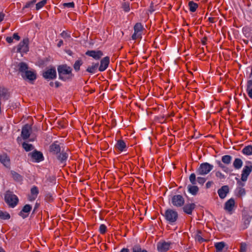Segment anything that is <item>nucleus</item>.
<instances>
[{
    "mask_svg": "<svg viewBox=\"0 0 252 252\" xmlns=\"http://www.w3.org/2000/svg\"><path fill=\"white\" fill-rule=\"evenodd\" d=\"M57 70L59 78L63 81H71L74 77L72 68L66 64H61L58 66Z\"/></svg>",
    "mask_w": 252,
    "mask_h": 252,
    "instance_id": "f257e3e1",
    "label": "nucleus"
},
{
    "mask_svg": "<svg viewBox=\"0 0 252 252\" xmlns=\"http://www.w3.org/2000/svg\"><path fill=\"white\" fill-rule=\"evenodd\" d=\"M167 223L170 225H175L178 219V212L172 209H167L163 215Z\"/></svg>",
    "mask_w": 252,
    "mask_h": 252,
    "instance_id": "f03ea898",
    "label": "nucleus"
},
{
    "mask_svg": "<svg viewBox=\"0 0 252 252\" xmlns=\"http://www.w3.org/2000/svg\"><path fill=\"white\" fill-rule=\"evenodd\" d=\"M4 200L9 207H15L19 202L18 197L9 190L7 191L4 194Z\"/></svg>",
    "mask_w": 252,
    "mask_h": 252,
    "instance_id": "7ed1b4c3",
    "label": "nucleus"
},
{
    "mask_svg": "<svg viewBox=\"0 0 252 252\" xmlns=\"http://www.w3.org/2000/svg\"><path fill=\"white\" fill-rule=\"evenodd\" d=\"M68 151V150H64V149L63 148L61 152L55 156L59 164L62 165L63 167H64L66 165V161L69 156Z\"/></svg>",
    "mask_w": 252,
    "mask_h": 252,
    "instance_id": "20e7f679",
    "label": "nucleus"
},
{
    "mask_svg": "<svg viewBox=\"0 0 252 252\" xmlns=\"http://www.w3.org/2000/svg\"><path fill=\"white\" fill-rule=\"evenodd\" d=\"M134 33L131 36L132 40H135L137 39L142 38V34L145 30L143 26L141 23H136L133 27Z\"/></svg>",
    "mask_w": 252,
    "mask_h": 252,
    "instance_id": "39448f33",
    "label": "nucleus"
},
{
    "mask_svg": "<svg viewBox=\"0 0 252 252\" xmlns=\"http://www.w3.org/2000/svg\"><path fill=\"white\" fill-rule=\"evenodd\" d=\"M21 76L24 80L28 81L32 84H33V82L37 78L35 71L32 69H29L23 74H22Z\"/></svg>",
    "mask_w": 252,
    "mask_h": 252,
    "instance_id": "423d86ee",
    "label": "nucleus"
},
{
    "mask_svg": "<svg viewBox=\"0 0 252 252\" xmlns=\"http://www.w3.org/2000/svg\"><path fill=\"white\" fill-rule=\"evenodd\" d=\"M60 143L58 141H55L51 143L48 148V151L50 154L52 156H55L59 153L61 152L62 150V147Z\"/></svg>",
    "mask_w": 252,
    "mask_h": 252,
    "instance_id": "0eeeda50",
    "label": "nucleus"
},
{
    "mask_svg": "<svg viewBox=\"0 0 252 252\" xmlns=\"http://www.w3.org/2000/svg\"><path fill=\"white\" fill-rule=\"evenodd\" d=\"M29 38H25L23 39L17 45L16 52L27 53L29 51Z\"/></svg>",
    "mask_w": 252,
    "mask_h": 252,
    "instance_id": "6e6552de",
    "label": "nucleus"
},
{
    "mask_svg": "<svg viewBox=\"0 0 252 252\" xmlns=\"http://www.w3.org/2000/svg\"><path fill=\"white\" fill-rule=\"evenodd\" d=\"M213 168V166L208 162L201 163L197 170V174L199 175H206L209 173Z\"/></svg>",
    "mask_w": 252,
    "mask_h": 252,
    "instance_id": "1a4fd4ad",
    "label": "nucleus"
},
{
    "mask_svg": "<svg viewBox=\"0 0 252 252\" xmlns=\"http://www.w3.org/2000/svg\"><path fill=\"white\" fill-rule=\"evenodd\" d=\"M171 203L176 207H181L185 204V199L182 195L177 194L173 195L171 198Z\"/></svg>",
    "mask_w": 252,
    "mask_h": 252,
    "instance_id": "9d476101",
    "label": "nucleus"
},
{
    "mask_svg": "<svg viewBox=\"0 0 252 252\" xmlns=\"http://www.w3.org/2000/svg\"><path fill=\"white\" fill-rule=\"evenodd\" d=\"M28 156L36 162L42 161L44 159L42 153L36 150H34L32 152L30 153Z\"/></svg>",
    "mask_w": 252,
    "mask_h": 252,
    "instance_id": "9b49d317",
    "label": "nucleus"
},
{
    "mask_svg": "<svg viewBox=\"0 0 252 252\" xmlns=\"http://www.w3.org/2000/svg\"><path fill=\"white\" fill-rule=\"evenodd\" d=\"M43 77L46 79H54L57 77V72L55 67L47 69L43 72Z\"/></svg>",
    "mask_w": 252,
    "mask_h": 252,
    "instance_id": "f8f14e48",
    "label": "nucleus"
},
{
    "mask_svg": "<svg viewBox=\"0 0 252 252\" xmlns=\"http://www.w3.org/2000/svg\"><path fill=\"white\" fill-rule=\"evenodd\" d=\"M15 66V69L18 71V73L20 74L21 75L23 74L30 68L28 64L26 63L23 62L16 63Z\"/></svg>",
    "mask_w": 252,
    "mask_h": 252,
    "instance_id": "ddd939ff",
    "label": "nucleus"
},
{
    "mask_svg": "<svg viewBox=\"0 0 252 252\" xmlns=\"http://www.w3.org/2000/svg\"><path fill=\"white\" fill-rule=\"evenodd\" d=\"M114 148L115 149L119 152H126L128 148L126 143L123 139L117 140Z\"/></svg>",
    "mask_w": 252,
    "mask_h": 252,
    "instance_id": "4468645a",
    "label": "nucleus"
},
{
    "mask_svg": "<svg viewBox=\"0 0 252 252\" xmlns=\"http://www.w3.org/2000/svg\"><path fill=\"white\" fill-rule=\"evenodd\" d=\"M252 171V165H246L243 169L241 174V180L245 182L247 180L248 177Z\"/></svg>",
    "mask_w": 252,
    "mask_h": 252,
    "instance_id": "2eb2a0df",
    "label": "nucleus"
},
{
    "mask_svg": "<svg viewBox=\"0 0 252 252\" xmlns=\"http://www.w3.org/2000/svg\"><path fill=\"white\" fill-rule=\"evenodd\" d=\"M86 55L93 58L95 60H99L102 57L103 54L100 50H88L86 52Z\"/></svg>",
    "mask_w": 252,
    "mask_h": 252,
    "instance_id": "dca6fc26",
    "label": "nucleus"
},
{
    "mask_svg": "<svg viewBox=\"0 0 252 252\" xmlns=\"http://www.w3.org/2000/svg\"><path fill=\"white\" fill-rule=\"evenodd\" d=\"M171 243L166 242H159L157 244V249L159 252H166L169 250Z\"/></svg>",
    "mask_w": 252,
    "mask_h": 252,
    "instance_id": "f3484780",
    "label": "nucleus"
},
{
    "mask_svg": "<svg viewBox=\"0 0 252 252\" xmlns=\"http://www.w3.org/2000/svg\"><path fill=\"white\" fill-rule=\"evenodd\" d=\"M110 63V58L106 56L100 61V64L98 67V70L100 72L105 71L108 67Z\"/></svg>",
    "mask_w": 252,
    "mask_h": 252,
    "instance_id": "a211bd4d",
    "label": "nucleus"
},
{
    "mask_svg": "<svg viewBox=\"0 0 252 252\" xmlns=\"http://www.w3.org/2000/svg\"><path fill=\"white\" fill-rule=\"evenodd\" d=\"M32 209V206L30 204L25 205L22 210L19 212V215L21 216L23 219H25L28 217L29 213L31 212Z\"/></svg>",
    "mask_w": 252,
    "mask_h": 252,
    "instance_id": "6ab92c4d",
    "label": "nucleus"
},
{
    "mask_svg": "<svg viewBox=\"0 0 252 252\" xmlns=\"http://www.w3.org/2000/svg\"><path fill=\"white\" fill-rule=\"evenodd\" d=\"M0 162L6 167L10 168V160L7 154L3 153L0 155Z\"/></svg>",
    "mask_w": 252,
    "mask_h": 252,
    "instance_id": "aec40b11",
    "label": "nucleus"
},
{
    "mask_svg": "<svg viewBox=\"0 0 252 252\" xmlns=\"http://www.w3.org/2000/svg\"><path fill=\"white\" fill-rule=\"evenodd\" d=\"M31 131V127L28 124L25 125L22 128L21 132V136L23 139L26 140L30 136V132Z\"/></svg>",
    "mask_w": 252,
    "mask_h": 252,
    "instance_id": "412c9836",
    "label": "nucleus"
},
{
    "mask_svg": "<svg viewBox=\"0 0 252 252\" xmlns=\"http://www.w3.org/2000/svg\"><path fill=\"white\" fill-rule=\"evenodd\" d=\"M195 206V204L193 203H187L183 206V210L186 214L191 215Z\"/></svg>",
    "mask_w": 252,
    "mask_h": 252,
    "instance_id": "4be33fe9",
    "label": "nucleus"
},
{
    "mask_svg": "<svg viewBox=\"0 0 252 252\" xmlns=\"http://www.w3.org/2000/svg\"><path fill=\"white\" fill-rule=\"evenodd\" d=\"M229 187L227 185H224L222 186L220 189H218V193L219 197L221 199H223L226 196L227 194L229 192Z\"/></svg>",
    "mask_w": 252,
    "mask_h": 252,
    "instance_id": "5701e85b",
    "label": "nucleus"
},
{
    "mask_svg": "<svg viewBox=\"0 0 252 252\" xmlns=\"http://www.w3.org/2000/svg\"><path fill=\"white\" fill-rule=\"evenodd\" d=\"M235 206V201L233 198L227 200L224 204V209L228 212H231Z\"/></svg>",
    "mask_w": 252,
    "mask_h": 252,
    "instance_id": "b1692460",
    "label": "nucleus"
},
{
    "mask_svg": "<svg viewBox=\"0 0 252 252\" xmlns=\"http://www.w3.org/2000/svg\"><path fill=\"white\" fill-rule=\"evenodd\" d=\"M98 63H93L91 65L87 67L86 71L92 74L95 73L97 68L98 69Z\"/></svg>",
    "mask_w": 252,
    "mask_h": 252,
    "instance_id": "393cba45",
    "label": "nucleus"
},
{
    "mask_svg": "<svg viewBox=\"0 0 252 252\" xmlns=\"http://www.w3.org/2000/svg\"><path fill=\"white\" fill-rule=\"evenodd\" d=\"M243 162L240 158H235L233 162V166L236 170L240 169L243 166Z\"/></svg>",
    "mask_w": 252,
    "mask_h": 252,
    "instance_id": "a878e982",
    "label": "nucleus"
},
{
    "mask_svg": "<svg viewBox=\"0 0 252 252\" xmlns=\"http://www.w3.org/2000/svg\"><path fill=\"white\" fill-rule=\"evenodd\" d=\"M216 162L218 164V166L220 167L224 172L229 173L232 171V169H230L229 168L226 166L224 165L225 164L222 163V161L217 160L216 161Z\"/></svg>",
    "mask_w": 252,
    "mask_h": 252,
    "instance_id": "bb28decb",
    "label": "nucleus"
},
{
    "mask_svg": "<svg viewBox=\"0 0 252 252\" xmlns=\"http://www.w3.org/2000/svg\"><path fill=\"white\" fill-rule=\"evenodd\" d=\"M246 92L249 97L252 99V79L247 81Z\"/></svg>",
    "mask_w": 252,
    "mask_h": 252,
    "instance_id": "cd10ccee",
    "label": "nucleus"
},
{
    "mask_svg": "<svg viewBox=\"0 0 252 252\" xmlns=\"http://www.w3.org/2000/svg\"><path fill=\"white\" fill-rule=\"evenodd\" d=\"M31 193L32 197L30 198V200H34L37 197L38 194L39 193V190L37 187L33 186L31 189Z\"/></svg>",
    "mask_w": 252,
    "mask_h": 252,
    "instance_id": "c85d7f7f",
    "label": "nucleus"
},
{
    "mask_svg": "<svg viewBox=\"0 0 252 252\" xmlns=\"http://www.w3.org/2000/svg\"><path fill=\"white\" fill-rule=\"evenodd\" d=\"M188 191L193 195H195L197 194L199 191V188L195 185H189L188 186Z\"/></svg>",
    "mask_w": 252,
    "mask_h": 252,
    "instance_id": "c756f323",
    "label": "nucleus"
},
{
    "mask_svg": "<svg viewBox=\"0 0 252 252\" xmlns=\"http://www.w3.org/2000/svg\"><path fill=\"white\" fill-rule=\"evenodd\" d=\"M132 252H148L146 249H142L141 245L139 244H136L134 245L131 248Z\"/></svg>",
    "mask_w": 252,
    "mask_h": 252,
    "instance_id": "7c9ffc66",
    "label": "nucleus"
},
{
    "mask_svg": "<svg viewBox=\"0 0 252 252\" xmlns=\"http://www.w3.org/2000/svg\"><path fill=\"white\" fill-rule=\"evenodd\" d=\"M232 160V157L230 155H224L221 157V161L226 165L230 164Z\"/></svg>",
    "mask_w": 252,
    "mask_h": 252,
    "instance_id": "2f4dec72",
    "label": "nucleus"
},
{
    "mask_svg": "<svg viewBox=\"0 0 252 252\" xmlns=\"http://www.w3.org/2000/svg\"><path fill=\"white\" fill-rule=\"evenodd\" d=\"M83 62L81 59L76 60L74 64L73 68L76 72H78L80 69V66L83 64Z\"/></svg>",
    "mask_w": 252,
    "mask_h": 252,
    "instance_id": "473e14b6",
    "label": "nucleus"
},
{
    "mask_svg": "<svg viewBox=\"0 0 252 252\" xmlns=\"http://www.w3.org/2000/svg\"><path fill=\"white\" fill-rule=\"evenodd\" d=\"M225 244L223 242L216 243L215 244V247L216 249V252H222L223 249L224 248Z\"/></svg>",
    "mask_w": 252,
    "mask_h": 252,
    "instance_id": "72a5a7b5",
    "label": "nucleus"
},
{
    "mask_svg": "<svg viewBox=\"0 0 252 252\" xmlns=\"http://www.w3.org/2000/svg\"><path fill=\"white\" fill-rule=\"evenodd\" d=\"M189 9L190 11L194 12L196 11V9L198 7L197 3L194 2L193 1H190L189 2Z\"/></svg>",
    "mask_w": 252,
    "mask_h": 252,
    "instance_id": "f704fd0d",
    "label": "nucleus"
},
{
    "mask_svg": "<svg viewBox=\"0 0 252 252\" xmlns=\"http://www.w3.org/2000/svg\"><path fill=\"white\" fill-rule=\"evenodd\" d=\"M11 174L12 175V177L15 181H20L22 180V177L17 172L11 170L10 171Z\"/></svg>",
    "mask_w": 252,
    "mask_h": 252,
    "instance_id": "c9c22d12",
    "label": "nucleus"
},
{
    "mask_svg": "<svg viewBox=\"0 0 252 252\" xmlns=\"http://www.w3.org/2000/svg\"><path fill=\"white\" fill-rule=\"evenodd\" d=\"M242 153L246 155H252V145H249L244 147L242 150Z\"/></svg>",
    "mask_w": 252,
    "mask_h": 252,
    "instance_id": "e433bc0d",
    "label": "nucleus"
},
{
    "mask_svg": "<svg viewBox=\"0 0 252 252\" xmlns=\"http://www.w3.org/2000/svg\"><path fill=\"white\" fill-rule=\"evenodd\" d=\"M236 195L238 197H242L246 194L245 189L242 187H238L236 189Z\"/></svg>",
    "mask_w": 252,
    "mask_h": 252,
    "instance_id": "4c0bfd02",
    "label": "nucleus"
},
{
    "mask_svg": "<svg viewBox=\"0 0 252 252\" xmlns=\"http://www.w3.org/2000/svg\"><path fill=\"white\" fill-rule=\"evenodd\" d=\"M22 147L25 149L26 152L32 151L33 148V146L31 144H29L26 142H23L22 144Z\"/></svg>",
    "mask_w": 252,
    "mask_h": 252,
    "instance_id": "58836bf2",
    "label": "nucleus"
},
{
    "mask_svg": "<svg viewBox=\"0 0 252 252\" xmlns=\"http://www.w3.org/2000/svg\"><path fill=\"white\" fill-rule=\"evenodd\" d=\"M10 218V214L6 212H3L0 210V219L2 220H8Z\"/></svg>",
    "mask_w": 252,
    "mask_h": 252,
    "instance_id": "ea45409f",
    "label": "nucleus"
},
{
    "mask_svg": "<svg viewBox=\"0 0 252 252\" xmlns=\"http://www.w3.org/2000/svg\"><path fill=\"white\" fill-rule=\"evenodd\" d=\"M122 8L125 12H128L130 10V5L129 2H124L122 5Z\"/></svg>",
    "mask_w": 252,
    "mask_h": 252,
    "instance_id": "a19ab883",
    "label": "nucleus"
},
{
    "mask_svg": "<svg viewBox=\"0 0 252 252\" xmlns=\"http://www.w3.org/2000/svg\"><path fill=\"white\" fill-rule=\"evenodd\" d=\"M189 180L192 185H195L196 184L195 174L194 173H191L189 177Z\"/></svg>",
    "mask_w": 252,
    "mask_h": 252,
    "instance_id": "79ce46f5",
    "label": "nucleus"
},
{
    "mask_svg": "<svg viewBox=\"0 0 252 252\" xmlns=\"http://www.w3.org/2000/svg\"><path fill=\"white\" fill-rule=\"evenodd\" d=\"M47 0H42L40 2H38L36 4V9L39 10L42 7L44 6V5L46 3Z\"/></svg>",
    "mask_w": 252,
    "mask_h": 252,
    "instance_id": "37998d69",
    "label": "nucleus"
},
{
    "mask_svg": "<svg viewBox=\"0 0 252 252\" xmlns=\"http://www.w3.org/2000/svg\"><path fill=\"white\" fill-rule=\"evenodd\" d=\"M247 250V245L246 243L242 242L240 244L239 252H246Z\"/></svg>",
    "mask_w": 252,
    "mask_h": 252,
    "instance_id": "c03bdc74",
    "label": "nucleus"
},
{
    "mask_svg": "<svg viewBox=\"0 0 252 252\" xmlns=\"http://www.w3.org/2000/svg\"><path fill=\"white\" fill-rule=\"evenodd\" d=\"M54 198L52 195L50 193H47L45 196V200L47 202L53 201Z\"/></svg>",
    "mask_w": 252,
    "mask_h": 252,
    "instance_id": "a18cd8bd",
    "label": "nucleus"
},
{
    "mask_svg": "<svg viewBox=\"0 0 252 252\" xmlns=\"http://www.w3.org/2000/svg\"><path fill=\"white\" fill-rule=\"evenodd\" d=\"M107 231V227L104 224H101L99 228V231L100 234H104L106 233Z\"/></svg>",
    "mask_w": 252,
    "mask_h": 252,
    "instance_id": "49530a36",
    "label": "nucleus"
},
{
    "mask_svg": "<svg viewBox=\"0 0 252 252\" xmlns=\"http://www.w3.org/2000/svg\"><path fill=\"white\" fill-rule=\"evenodd\" d=\"M36 2V0H32L27 2L24 7L25 8H28L32 6L35 2Z\"/></svg>",
    "mask_w": 252,
    "mask_h": 252,
    "instance_id": "de8ad7c7",
    "label": "nucleus"
},
{
    "mask_svg": "<svg viewBox=\"0 0 252 252\" xmlns=\"http://www.w3.org/2000/svg\"><path fill=\"white\" fill-rule=\"evenodd\" d=\"M216 176L219 178L220 179H224L225 178V176L223 175L221 172L218 171L215 173Z\"/></svg>",
    "mask_w": 252,
    "mask_h": 252,
    "instance_id": "09e8293b",
    "label": "nucleus"
},
{
    "mask_svg": "<svg viewBox=\"0 0 252 252\" xmlns=\"http://www.w3.org/2000/svg\"><path fill=\"white\" fill-rule=\"evenodd\" d=\"M60 35L64 39L70 38V35L69 33H68L67 32H66L65 31H63L61 34Z\"/></svg>",
    "mask_w": 252,
    "mask_h": 252,
    "instance_id": "8fccbe9b",
    "label": "nucleus"
},
{
    "mask_svg": "<svg viewBox=\"0 0 252 252\" xmlns=\"http://www.w3.org/2000/svg\"><path fill=\"white\" fill-rule=\"evenodd\" d=\"M63 5L65 7L67 8H74L75 6V4L73 2H68V3H64Z\"/></svg>",
    "mask_w": 252,
    "mask_h": 252,
    "instance_id": "3c124183",
    "label": "nucleus"
},
{
    "mask_svg": "<svg viewBox=\"0 0 252 252\" xmlns=\"http://www.w3.org/2000/svg\"><path fill=\"white\" fill-rule=\"evenodd\" d=\"M206 181V179L203 177H198L197 178V182L200 185H203Z\"/></svg>",
    "mask_w": 252,
    "mask_h": 252,
    "instance_id": "603ef678",
    "label": "nucleus"
},
{
    "mask_svg": "<svg viewBox=\"0 0 252 252\" xmlns=\"http://www.w3.org/2000/svg\"><path fill=\"white\" fill-rule=\"evenodd\" d=\"M196 239L199 243H202L203 242L206 241V240L204 238H203L200 235H197L196 236Z\"/></svg>",
    "mask_w": 252,
    "mask_h": 252,
    "instance_id": "864d4df0",
    "label": "nucleus"
},
{
    "mask_svg": "<svg viewBox=\"0 0 252 252\" xmlns=\"http://www.w3.org/2000/svg\"><path fill=\"white\" fill-rule=\"evenodd\" d=\"M12 38H13V39H15L17 41H19L20 39V36L18 35V33H14L13 34Z\"/></svg>",
    "mask_w": 252,
    "mask_h": 252,
    "instance_id": "5fc2aeb1",
    "label": "nucleus"
},
{
    "mask_svg": "<svg viewBox=\"0 0 252 252\" xmlns=\"http://www.w3.org/2000/svg\"><path fill=\"white\" fill-rule=\"evenodd\" d=\"M207 37L206 36H204L201 40V42L202 45H205L207 44Z\"/></svg>",
    "mask_w": 252,
    "mask_h": 252,
    "instance_id": "6e6d98bb",
    "label": "nucleus"
},
{
    "mask_svg": "<svg viewBox=\"0 0 252 252\" xmlns=\"http://www.w3.org/2000/svg\"><path fill=\"white\" fill-rule=\"evenodd\" d=\"M6 41L8 43H11L13 42V38H12V37H7L6 38Z\"/></svg>",
    "mask_w": 252,
    "mask_h": 252,
    "instance_id": "4d7b16f0",
    "label": "nucleus"
},
{
    "mask_svg": "<svg viewBox=\"0 0 252 252\" xmlns=\"http://www.w3.org/2000/svg\"><path fill=\"white\" fill-rule=\"evenodd\" d=\"M5 17V14L3 12H0V23L3 21Z\"/></svg>",
    "mask_w": 252,
    "mask_h": 252,
    "instance_id": "13d9d810",
    "label": "nucleus"
},
{
    "mask_svg": "<svg viewBox=\"0 0 252 252\" xmlns=\"http://www.w3.org/2000/svg\"><path fill=\"white\" fill-rule=\"evenodd\" d=\"M54 84L55 85V87L57 88L62 86V84L58 81H56Z\"/></svg>",
    "mask_w": 252,
    "mask_h": 252,
    "instance_id": "bf43d9fd",
    "label": "nucleus"
},
{
    "mask_svg": "<svg viewBox=\"0 0 252 252\" xmlns=\"http://www.w3.org/2000/svg\"><path fill=\"white\" fill-rule=\"evenodd\" d=\"M120 252H130L129 250L126 248H124L120 251Z\"/></svg>",
    "mask_w": 252,
    "mask_h": 252,
    "instance_id": "052dcab7",
    "label": "nucleus"
},
{
    "mask_svg": "<svg viewBox=\"0 0 252 252\" xmlns=\"http://www.w3.org/2000/svg\"><path fill=\"white\" fill-rule=\"evenodd\" d=\"M215 17H209L208 18V21L212 23H214L215 22Z\"/></svg>",
    "mask_w": 252,
    "mask_h": 252,
    "instance_id": "680f3d73",
    "label": "nucleus"
},
{
    "mask_svg": "<svg viewBox=\"0 0 252 252\" xmlns=\"http://www.w3.org/2000/svg\"><path fill=\"white\" fill-rule=\"evenodd\" d=\"M63 44V40H60L58 43L57 44V46L58 47H61Z\"/></svg>",
    "mask_w": 252,
    "mask_h": 252,
    "instance_id": "e2e57ef3",
    "label": "nucleus"
},
{
    "mask_svg": "<svg viewBox=\"0 0 252 252\" xmlns=\"http://www.w3.org/2000/svg\"><path fill=\"white\" fill-rule=\"evenodd\" d=\"M237 183L238 184L239 186H240L239 187L243 188V187L245 186V183H243L240 181H238Z\"/></svg>",
    "mask_w": 252,
    "mask_h": 252,
    "instance_id": "0e129e2a",
    "label": "nucleus"
},
{
    "mask_svg": "<svg viewBox=\"0 0 252 252\" xmlns=\"http://www.w3.org/2000/svg\"><path fill=\"white\" fill-rule=\"evenodd\" d=\"M212 183V182H210V181L208 182L206 184V188H209L211 187Z\"/></svg>",
    "mask_w": 252,
    "mask_h": 252,
    "instance_id": "69168bd1",
    "label": "nucleus"
},
{
    "mask_svg": "<svg viewBox=\"0 0 252 252\" xmlns=\"http://www.w3.org/2000/svg\"><path fill=\"white\" fill-rule=\"evenodd\" d=\"M252 76V67H251V73H250V77H251Z\"/></svg>",
    "mask_w": 252,
    "mask_h": 252,
    "instance_id": "338daca9",
    "label": "nucleus"
},
{
    "mask_svg": "<svg viewBox=\"0 0 252 252\" xmlns=\"http://www.w3.org/2000/svg\"><path fill=\"white\" fill-rule=\"evenodd\" d=\"M0 252H5V251L2 249L0 248Z\"/></svg>",
    "mask_w": 252,
    "mask_h": 252,
    "instance_id": "774afa93",
    "label": "nucleus"
}]
</instances>
